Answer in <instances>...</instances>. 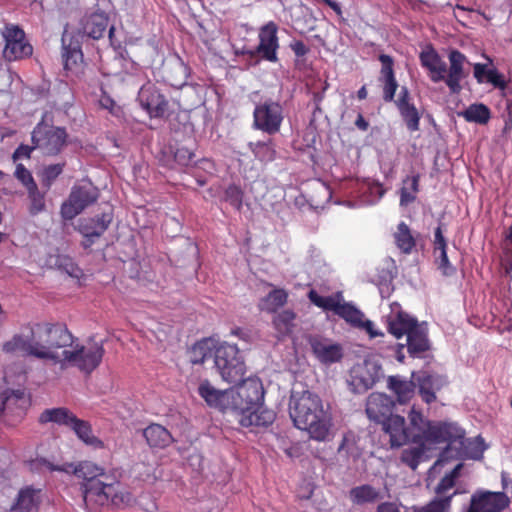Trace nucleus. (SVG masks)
<instances>
[{
  "mask_svg": "<svg viewBox=\"0 0 512 512\" xmlns=\"http://www.w3.org/2000/svg\"><path fill=\"white\" fill-rule=\"evenodd\" d=\"M29 335L17 334L3 345V351L13 353L22 351L41 360L59 364L62 351L74 343V336L64 323L37 322L28 326Z\"/></svg>",
  "mask_w": 512,
  "mask_h": 512,
  "instance_id": "1",
  "label": "nucleus"
},
{
  "mask_svg": "<svg viewBox=\"0 0 512 512\" xmlns=\"http://www.w3.org/2000/svg\"><path fill=\"white\" fill-rule=\"evenodd\" d=\"M290 417L294 425L308 432L311 439L325 442L329 441L332 433V419L324 410L321 398L311 392L303 391L299 396H292L290 400Z\"/></svg>",
  "mask_w": 512,
  "mask_h": 512,
  "instance_id": "2",
  "label": "nucleus"
},
{
  "mask_svg": "<svg viewBox=\"0 0 512 512\" xmlns=\"http://www.w3.org/2000/svg\"><path fill=\"white\" fill-rule=\"evenodd\" d=\"M409 425L400 415H390L383 420L385 433L390 436L392 447H400L411 441L416 444H435L441 432L439 422L426 420L421 413L412 409L408 415Z\"/></svg>",
  "mask_w": 512,
  "mask_h": 512,
  "instance_id": "3",
  "label": "nucleus"
},
{
  "mask_svg": "<svg viewBox=\"0 0 512 512\" xmlns=\"http://www.w3.org/2000/svg\"><path fill=\"white\" fill-rule=\"evenodd\" d=\"M387 327L390 334L399 339L403 335L407 336L406 344H397L395 346V358L400 363L405 360L404 349L411 357H423L424 353L430 349V341L427 335V328L403 311L393 312L388 316Z\"/></svg>",
  "mask_w": 512,
  "mask_h": 512,
  "instance_id": "4",
  "label": "nucleus"
},
{
  "mask_svg": "<svg viewBox=\"0 0 512 512\" xmlns=\"http://www.w3.org/2000/svg\"><path fill=\"white\" fill-rule=\"evenodd\" d=\"M441 432L435 444L447 442V447L440 454L439 461H447L449 458L479 459L485 450L481 437L466 439L465 431L456 423L441 422Z\"/></svg>",
  "mask_w": 512,
  "mask_h": 512,
  "instance_id": "5",
  "label": "nucleus"
},
{
  "mask_svg": "<svg viewBox=\"0 0 512 512\" xmlns=\"http://www.w3.org/2000/svg\"><path fill=\"white\" fill-rule=\"evenodd\" d=\"M214 363L227 383L237 385L243 381L246 366L236 345L226 342L218 345L214 353Z\"/></svg>",
  "mask_w": 512,
  "mask_h": 512,
  "instance_id": "6",
  "label": "nucleus"
},
{
  "mask_svg": "<svg viewBox=\"0 0 512 512\" xmlns=\"http://www.w3.org/2000/svg\"><path fill=\"white\" fill-rule=\"evenodd\" d=\"M383 376L382 365L373 358H367L352 366L347 383L351 392L363 394L373 388Z\"/></svg>",
  "mask_w": 512,
  "mask_h": 512,
  "instance_id": "7",
  "label": "nucleus"
},
{
  "mask_svg": "<svg viewBox=\"0 0 512 512\" xmlns=\"http://www.w3.org/2000/svg\"><path fill=\"white\" fill-rule=\"evenodd\" d=\"M103 355L104 348L100 343H93L89 346L77 344L72 350H62V360L59 364L62 367L71 365L90 374L99 366Z\"/></svg>",
  "mask_w": 512,
  "mask_h": 512,
  "instance_id": "8",
  "label": "nucleus"
},
{
  "mask_svg": "<svg viewBox=\"0 0 512 512\" xmlns=\"http://www.w3.org/2000/svg\"><path fill=\"white\" fill-rule=\"evenodd\" d=\"M68 134L63 127L39 123L32 132L34 148L43 154L56 156L67 144Z\"/></svg>",
  "mask_w": 512,
  "mask_h": 512,
  "instance_id": "9",
  "label": "nucleus"
},
{
  "mask_svg": "<svg viewBox=\"0 0 512 512\" xmlns=\"http://www.w3.org/2000/svg\"><path fill=\"white\" fill-rule=\"evenodd\" d=\"M284 119L283 108L279 102L267 99L255 106L253 112V127L268 135L280 131Z\"/></svg>",
  "mask_w": 512,
  "mask_h": 512,
  "instance_id": "10",
  "label": "nucleus"
},
{
  "mask_svg": "<svg viewBox=\"0 0 512 512\" xmlns=\"http://www.w3.org/2000/svg\"><path fill=\"white\" fill-rule=\"evenodd\" d=\"M99 198V190L89 185L74 186L68 199L63 202L60 214L65 220H72Z\"/></svg>",
  "mask_w": 512,
  "mask_h": 512,
  "instance_id": "11",
  "label": "nucleus"
},
{
  "mask_svg": "<svg viewBox=\"0 0 512 512\" xmlns=\"http://www.w3.org/2000/svg\"><path fill=\"white\" fill-rule=\"evenodd\" d=\"M83 34L94 40H98L108 31L110 45L117 51L119 55L124 57L126 50L122 47L121 41L115 36V27L109 25V18L104 12H95L82 20Z\"/></svg>",
  "mask_w": 512,
  "mask_h": 512,
  "instance_id": "12",
  "label": "nucleus"
},
{
  "mask_svg": "<svg viewBox=\"0 0 512 512\" xmlns=\"http://www.w3.org/2000/svg\"><path fill=\"white\" fill-rule=\"evenodd\" d=\"M236 396L233 398L234 405L244 415L258 408L264 399V389L259 380L243 378L238 384Z\"/></svg>",
  "mask_w": 512,
  "mask_h": 512,
  "instance_id": "13",
  "label": "nucleus"
},
{
  "mask_svg": "<svg viewBox=\"0 0 512 512\" xmlns=\"http://www.w3.org/2000/svg\"><path fill=\"white\" fill-rule=\"evenodd\" d=\"M306 340L314 357L323 365L338 363L344 357L343 346L330 338L312 334L308 335Z\"/></svg>",
  "mask_w": 512,
  "mask_h": 512,
  "instance_id": "14",
  "label": "nucleus"
},
{
  "mask_svg": "<svg viewBox=\"0 0 512 512\" xmlns=\"http://www.w3.org/2000/svg\"><path fill=\"white\" fill-rule=\"evenodd\" d=\"M119 483L116 479L111 481H102L98 479L90 483H83L81 486L83 501L87 505L88 502H94L97 505H105L109 499L117 503L119 495L117 494L116 486Z\"/></svg>",
  "mask_w": 512,
  "mask_h": 512,
  "instance_id": "15",
  "label": "nucleus"
},
{
  "mask_svg": "<svg viewBox=\"0 0 512 512\" xmlns=\"http://www.w3.org/2000/svg\"><path fill=\"white\" fill-rule=\"evenodd\" d=\"M138 101L150 117L161 118L168 112V100L153 83L148 82L140 88Z\"/></svg>",
  "mask_w": 512,
  "mask_h": 512,
  "instance_id": "16",
  "label": "nucleus"
},
{
  "mask_svg": "<svg viewBox=\"0 0 512 512\" xmlns=\"http://www.w3.org/2000/svg\"><path fill=\"white\" fill-rule=\"evenodd\" d=\"M510 504L504 492L476 491L466 512H501Z\"/></svg>",
  "mask_w": 512,
  "mask_h": 512,
  "instance_id": "17",
  "label": "nucleus"
},
{
  "mask_svg": "<svg viewBox=\"0 0 512 512\" xmlns=\"http://www.w3.org/2000/svg\"><path fill=\"white\" fill-rule=\"evenodd\" d=\"M37 461L41 465L47 467L50 471L65 472L67 474H73L78 478H82L85 481L84 483L96 481L98 480L99 475H102V467L91 461H81L77 464L65 463L63 465H54L44 458Z\"/></svg>",
  "mask_w": 512,
  "mask_h": 512,
  "instance_id": "18",
  "label": "nucleus"
},
{
  "mask_svg": "<svg viewBox=\"0 0 512 512\" xmlns=\"http://www.w3.org/2000/svg\"><path fill=\"white\" fill-rule=\"evenodd\" d=\"M412 378L417 382L419 393L427 404L434 402L436 392L447 384L445 376L429 371L413 372Z\"/></svg>",
  "mask_w": 512,
  "mask_h": 512,
  "instance_id": "19",
  "label": "nucleus"
},
{
  "mask_svg": "<svg viewBox=\"0 0 512 512\" xmlns=\"http://www.w3.org/2000/svg\"><path fill=\"white\" fill-rule=\"evenodd\" d=\"M277 25L270 21L260 28L259 31V45L256 48V53L270 62H277V50L279 48Z\"/></svg>",
  "mask_w": 512,
  "mask_h": 512,
  "instance_id": "20",
  "label": "nucleus"
},
{
  "mask_svg": "<svg viewBox=\"0 0 512 512\" xmlns=\"http://www.w3.org/2000/svg\"><path fill=\"white\" fill-rule=\"evenodd\" d=\"M394 406L393 399L384 393H372L367 398L366 414L372 421L381 423L389 417Z\"/></svg>",
  "mask_w": 512,
  "mask_h": 512,
  "instance_id": "21",
  "label": "nucleus"
},
{
  "mask_svg": "<svg viewBox=\"0 0 512 512\" xmlns=\"http://www.w3.org/2000/svg\"><path fill=\"white\" fill-rule=\"evenodd\" d=\"M449 61L448 76L444 80L452 93H458L461 90L460 81L466 76L463 66L467 60L464 54L454 49L449 53Z\"/></svg>",
  "mask_w": 512,
  "mask_h": 512,
  "instance_id": "22",
  "label": "nucleus"
},
{
  "mask_svg": "<svg viewBox=\"0 0 512 512\" xmlns=\"http://www.w3.org/2000/svg\"><path fill=\"white\" fill-rule=\"evenodd\" d=\"M112 222V215L103 213L101 216L82 219L78 225V231L84 238H99L108 229Z\"/></svg>",
  "mask_w": 512,
  "mask_h": 512,
  "instance_id": "23",
  "label": "nucleus"
},
{
  "mask_svg": "<svg viewBox=\"0 0 512 512\" xmlns=\"http://www.w3.org/2000/svg\"><path fill=\"white\" fill-rule=\"evenodd\" d=\"M379 60L382 64L380 80L383 82V99L385 102H391L398 88L393 71V59L389 55L381 54Z\"/></svg>",
  "mask_w": 512,
  "mask_h": 512,
  "instance_id": "24",
  "label": "nucleus"
},
{
  "mask_svg": "<svg viewBox=\"0 0 512 512\" xmlns=\"http://www.w3.org/2000/svg\"><path fill=\"white\" fill-rule=\"evenodd\" d=\"M417 382L407 380L399 375L389 376L387 378V388L392 391L400 404L407 403L414 395Z\"/></svg>",
  "mask_w": 512,
  "mask_h": 512,
  "instance_id": "25",
  "label": "nucleus"
},
{
  "mask_svg": "<svg viewBox=\"0 0 512 512\" xmlns=\"http://www.w3.org/2000/svg\"><path fill=\"white\" fill-rule=\"evenodd\" d=\"M28 405L23 390H6L1 394V413L5 411L14 413L18 416L22 415Z\"/></svg>",
  "mask_w": 512,
  "mask_h": 512,
  "instance_id": "26",
  "label": "nucleus"
},
{
  "mask_svg": "<svg viewBox=\"0 0 512 512\" xmlns=\"http://www.w3.org/2000/svg\"><path fill=\"white\" fill-rule=\"evenodd\" d=\"M420 60L423 67L431 72V80L439 82L445 79L447 66L434 49L423 51L420 54Z\"/></svg>",
  "mask_w": 512,
  "mask_h": 512,
  "instance_id": "27",
  "label": "nucleus"
},
{
  "mask_svg": "<svg viewBox=\"0 0 512 512\" xmlns=\"http://www.w3.org/2000/svg\"><path fill=\"white\" fill-rule=\"evenodd\" d=\"M296 313L291 309H285L281 312L275 313L272 318V325L276 331L278 340L290 336L296 327Z\"/></svg>",
  "mask_w": 512,
  "mask_h": 512,
  "instance_id": "28",
  "label": "nucleus"
},
{
  "mask_svg": "<svg viewBox=\"0 0 512 512\" xmlns=\"http://www.w3.org/2000/svg\"><path fill=\"white\" fill-rule=\"evenodd\" d=\"M142 434L151 448L163 449L173 442L171 433L160 424H150Z\"/></svg>",
  "mask_w": 512,
  "mask_h": 512,
  "instance_id": "29",
  "label": "nucleus"
},
{
  "mask_svg": "<svg viewBox=\"0 0 512 512\" xmlns=\"http://www.w3.org/2000/svg\"><path fill=\"white\" fill-rule=\"evenodd\" d=\"M69 428L74 431L77 437L88 446L102 448L103 442L92 433V427L88 421L74 417Z\"/></svg>",
  "mask_w": 512,
  "mask_h": 512,
  "instance_id": "30",
  "label": "nucleus"
},
{
  "mask_svg": "<svg viewBox=\"0 0 512 512\" xmlns=\"http://www.w3.org/2000/svg\"><path fill=\"white\" fill-rule=\"evenodd\" d=\"M434 239V253L439 255L436 256V260L439 262V269L442 270L443 274L450 275L454 272V268L450 265L447 256V242L442 234L441 225L435 229Z\"/></svg>",
  "mask_w": 512,
  "mask_h": 512,
  "instance_id": "31",
  "label": "nucleus"
},
{
  "mask_svg": "<svg viewBox=\"0 0 512 512\" xmlns=\"http://www.w3.org/2000/svg\"><path fill=\"white\" fill-rule=\"evenodd\" d=\"M75 416V414L65 407L45 409L40 414L39 422L42 424L53 422L69 428Z\"/></svg>",
  "mask_w": 512,
  "mask_h": 512,
  "instance_id": "32",
  "label": "nucleus"
},
{
  "mask_svg": "<svg viewBox=\"0 0 512 512\" xmlns=\"http://www.w3.org/2000/svg\"><path fill=\"white\" fill-rule=\"evenodd\" d=\"M288 300V293L286 290L277 288L270 291L259 302V308L268 313H277V310L283 307Z\"/></svg>",
  "mask_w": 512,
  "mask_h": 512,
  "instance_id": "33",
  "label": "nucleus"
},
{
  "mask_svg": "<svg viewBox=\"0 0 512 512\" xmlns=\"http://www.w3.org/2000/svg\"><path fill=\"white\" fill-rule=\"evenodd\" d=\"M40 503V490L26 488L19 492L16 509L20 512H38Z\"/></svg>",
  "mask_w": 512,
  "mask_h": 512,
  "instance_id": "34",
  "label": "nucleus"
},
{
  "mask_svg": "<svg viewBox=\"0 0 512 512\" xmlns=\"http://www.w3.org/2000/svg\"><path fill=\"white\" fill-rule=\"evenodd\" d=\"M217 346L211 338L197 342L190 350V361L193 364H202L207 358L214 356Z\"/></svg>",
  "mask_w": 512,
  "mask_h": 512,
  "instance_id": "35",
  "label": "nucleus"
},
{
  "mask_svg": "<svg viewBox=\"0 0 512 512\" xmlns=\"http://www.w3.org/2000/svg\"><path fill=\"white\" fill-rule=\"evenodd\" d=\"M248 146L255 158L261 162L268 163L276 159L277 151L272 139L250 142Z\"/></svg>",
  "mask_w": 512,
  "mask_h": 512,
  "instance_id": "36",
  "label": "nucleus"
},
{
  "mask_svg": "<svg viewBox=\"0 0 512 512\" xmlns=\"http://www.w3.org/2000/svg\"><path fill=\"white\" fill-rule=\"evenodd\" d=\"M32 53L33 48L25 39L6 43L3 50V56L8 61H15L29 57Z\"/></svg>",
  "mask_w": 512,
  "mask_h": 512,
  "instance_id": "37",
  "label": "nucleus"
},
{
  "mask_svg": "<svg viewBox=\"0 0 512 512\" xmlns=\"http://www.w3.org/2000/svg\"><path fill=\"white\" fill-rule=\"evenodd\" d=\"M198 394L211 407L220 408L223 406L225 393L213 387L207 380H204L199 384Z\"/></svg>",
  "mask_w": 512,
  "mask_h": 512,
  "instance_id": "38",
  "label": "nucleus"
},
{
  "mask_svg": "<svg viewBox=\"0 0 512 512\" xmlns=\"http://www.w3.org/2000/svg\"><path fill=\"white\" fill-rule=\"evenodd\" d=\"M47 191H40L37 184L27 189L28 196V211L32 216L38 215L46 210L45 195Z\"/></svg>",
  "mask_w": 512,
  "mask_h": 512,
  "instance_id": "39",
  "label": "nucleus"
},
{
  "mask_svg": "<svg viewBox=\"0 0 512 512\" xmlns=\"http://www.w3.org/2000/svg\"><path fill=\"white\" fill-rule=\"evenodd\" d=\"M259 408L250 412L247 415H243L240 419V423L242 426H268L272 424L275 418V414L272 411H258Z\"/></svg>",
  "mask_w": 512,
  "mask_h": 512,
  "instance_id": "40",
  "label": "nucleus"
},
{
  "mask_svg": "<svg viewBox=\"0 0 512 512\" xmlns=\"http://www.w3.org/2000/svg\"><path fill=\"white\" fill-rule=\"evenodd\" d=\"M395 243L397 247L404 253L410 254L415 246V239L411 231L404 222L397 226V231L394 234Z\"/></svg>",
  "mask_w": 512,
  "mask_h": 512,
  "instance_id": "41",
  "label": "nucleus"
},
{
  "mask_svg": "<svg viewBox=\"0 0 512 512\" xmlns=\"http://www.w3.org/2000/svg\"><path fill=\"white\" fill-rule=\"evenodd\" d=\"M380 497V492L370 485L357 486L350 491L352 502L359 505L375 502Z\"/></svg>",
  "mask_w": 512,
  "mask_h": 512,
  "instance_id": "42",
  "label": "nucleus"
},
{
  "mask_svg": "<svg viewBox=\"0 0 512 512\" xmlns=\"http://www.w3.org/2000/svg\"><path fill=\"white\" fill-rule=\"evenodd\" d=\"M341 294H338L336 297L334 296H321L315 290H310L308 292V299L317 307L322 308L326 311H333L337 315V311H339V307L342 303H340L339 298Z\"/></svg>",
  "mask_w": 512,
  "mask_h": 512,
  "instance_id": "43",
  "label": "nucleus"
},
{
  "mask_svg": "<svg viewBox=\"0 0 512 512\" xmlns=\"http://www.w3.org/2000/svg\"><path fill=\"white\" fill-rule=\"evenodd\" d=\"M407 129L411 132L419 130L420 114L413 103L397 107Z\"/></svg>",
  "mask_w": 512,
  "mask_h": 512,
  "instance_id": "44",
  "label": "nucleus"
},
{
  "mask_svg": "<svg viewBox=\"0 0 512 512\" xmlns=\"http://www.w3.org/2000/svg\"><path fill=\"white\" fill-rule=\"evenodd\" d=\"M337 315L357 328L362 324V320L364 319V314L351 303H342L339 307V311H337Z\"/></svg>",
  "mask_w": 512,
  "mask_h": 512,
  "instance_id": "45",
  "label": "nucleus"
},
{
  "mask_svg": "<svg viewBox=\"0 0 512 512\" xmlns=\"http://www.w3.org/2000/svg\"><path fill=\"white\" fill-rule=\"evenodd\" d=\"M463 116L469 122L485 124L490 119V110L484 104H473L464 111Z\"/></svg>",
  "mask_w": 512,
  "mask_h": 512,
  "instance_id": "46",
  "label": "nucleus"
},
{
  "mask_svg": "<svg viewBox=\"0 0 512 512\" xmlns=\"http://www.w3.org/2000/svg\"><path fill=\"white\" fill-rule=\"evenodd\" d=\"M419 185V176L415 175L412 177H407L404 180V185L401 188L400 192V205L406 206L409 203L413 202L416 198L415 194L418 191Z\"/></svg>",
  "mask_w": 512,
  "mask_h": 512,
  "instance_id": "47",
  "label": "nucleus"
},
{
  "mask_svg": "<svg viewBox=\"0 0 512 512\" xmlns=\"http://www.w3.org/2000/svg\"><path fill=\"white\" fill-rule=\"evenodd\" d=\"M65 165V162H61L47 165L42 169V172L40 174L41 184L42 187L46 189V191H48L51 188L54 181L63 172Z\"/></svg>",
  "mask_w": 512,
  "mask_h": 512,
  "instance_id": "48",
  "label": "nucleus"
},
{
  "mask_svg": "<svg viewBox=\"0 0 512 512\" xmlns=\"http://www.w3.org/2000/svg\"><path fill=\"white\" fill-rule=\"evenodd\" d=\"M423 445L424 444H420L418 447H412L402 451L401 461L412 470H415L420 463V459L424 453Z\"/></svg>",
  "mask_w": 512,
  "mask_h": 512,
  "instance_id": "49",
  "label": "nucleus"
},
{
  "mask_svg": "<svg viewBox=\"0 0 512 512\" xmlns=\"http://www.w3.org/2000/svg\"><path fill=\"white\" fill-rule=\"evenodd\" d=\"M451 506V496L434 498L426 506L417 512H449Z\"/></svg>",
  "mask_w": 512,
  "mask_h": 512,
  "instance_id": "50",
  "label": "nucleus"
},
{
  "mask_svg": "<svg viewBox=\"0 0 512 512\" xmlns=\"http://www.w3.org/2000/svg\"><path fill=\"white\" fill-rule=\"evenodd\" d=\"M224 199L235 209L240 210L242 207L243 191L234 184L229 185L225 190Z\"/></svg>",
  "mask_w": 512,
  "mask_h": 512,
  "instance_id": "51",
  "label": "nucleus"
},
{
  "mask_svg": "<svg viewBox=\"0 0 512 512\" xmlns=\"http://www.w3.org/2000/svg\"><path fill=\"white\" fill-rule=\"evenodd\" d=\"M455 485V480L453 479V476L445 475L437 487L435 488L436 497L435 498H442L445 496H451V499L454 495H456V491H453L451 493H448L450 490L453 489Z\"/></svg>",
  "mask_w": 512,
  "mask_h": 512,
  "instance_id": "52",
  "label": "nucleus"
},
{
  "mask_svg": "<svg viewBox=\"0 0 512 512\" xmlns=\"http://www.w3.org/2000/svg\"><path fill=\"white\" fill-rule=\"evenodd\" d=\"M55 265L72 277H78L81 272L78 266L67 256H58Z\"/></svg>",
  "mask_w": 512,
  "mask_h": 512,
  "instance_id": "53",
  "label": "nucleus"
},
{
  "mask_svg": "<svg viewBox=\"0 0 512 512\" xmlns=\"http://www.w3.org/2000/svg\"><path fill=\"white\" fill-rule=\"evenodd\" d=\"M2 35L6 43H11L25 39V33L18 26H6Z\"/></svg>",
  "mask_w": 512,
  "mask_h": 512,
  "instance_id": "54",
  "label": "nucleus"
},
{
  "mask_svg": "<svg viewBox=\"0 0 512 512\" xmlns=\"http://www.w3.org/2000/svg\"><path fill=\"white\" fill-rule=\"evenodd\" d=\"M15 177L26 187V189L36 185L30 171L22 164H18L15 170Z\"/></svg>",
  "mask_w": 512,
  "mask_h": 512,
  "instance_id": "55",
  "label": "nucleus"
},
{
  "mask_svg": "<svg viewBox=\"0 0 512 512\" xmlns=\"http://www.w3.org/2000/svg\"><path fill=\"white\" fill-rule=\"evenodd\" d=\"M194 157V153L186 147H179L174 153L176 162L183 166H188L192 163L194 161Z\"/></svg>",
  "mask_w": 512,
  "mask_h": 512,
  "instance_id": "56",
  "label": "nucleus"
},
{
  "mask_svg": "<svg viewBox=\"0 0 512 512\" xmlns=\"http://www.w3.org/2000/svg\"><path fill=\"white\" fill-rule=\"evenodd\" d=\"M138 505L144 512H157L158 506L149 494H143L138 498Z\"/></svg>",
  "mask_w": 512,
  "mask_h": 512,
  "instance_id": "57",
  "label": "nucleus"
},
{
  "mask_svg": "<svg viewBox=\"0 0 512 512\" xmlns=\"http://www.w3.org/2000/svg\"><path fill=\"white\" fill-rule=\"evenodd\" d=\"M487 82L493 84L495 87L504 90L507 86L506 81L502 74L497 70L491 69L487 71Z\"/></svg>",
  "mask_w": 512,
  "mask_h": 512,
  "instance_id": "58",
  "label": "nucleus"
},
{
  "mask_svg": "<svg viewBox=\"0 0 512 512\" xmlns=\"http://www.w3.org/2000/svg\"><path fill=\"white\" fill-rule=\"evenodd\" d=\"M358 328L360 329H364L370 338H375V337H378V336H381L383 337L384 336V333L380 330H377L374 328V324L372 321L370 320H362V324L358 326Z\"/></svg>",
  "mask_w": 512,
  "mask_h": 512,
  "instance_id": "59",
  "label": "nucleus"
},
{
  "mask_svg": "<svg viewBox=\"0 0 512 512\" xmlns=\"http://www.w3.org/2000/svg\"><path fill=\"white\" fill-rule=\"evenodd\" d=\"M290 48L297 57H303L309 52V48L300 40L292 42Z\"/></svg>",
  "mask_w": 512,
  "mask_h": 512,
  "instance_id": "60",
  "label": "nucleus"
},
{
  "mask_svg": "<svg viewBox=\"0 0 512 512\" xmlns=\"http://www.w3.org/2000/svg\"><path fill=\"white\" fill-rule=\"evenodd\" d=\"M395 104L397 107H401L404 105L411 104L410 102V93L407 87H401L400 93L398 95V99L395 100Z\"/></svg>",
  "mask_w": 512,
  "mask_h": 512,
  "instance_id": "61",
  "label": "nucleus"
},
{
  "mask_svg": "<svg viewBox=\"0 0 512 512\" xmlns=\"http://www.w3.org/2000/svg\"><path fill=\"white\" fill-rule=\"evenodd\" d=\"M34 146L30 147L27 145H20L15 152L13 153L14 160H17L22 157H30L31 152L34 150Z\"/></svg>",
  "mask_w": 512,
  "mask_h": 512,
  "instance_id": "62",
  "label": "nucleus"
},
{
  "mask_svg": "<svg viewBox=\"0 0 512 512\" xmlns=\"http://www.w3.org/2000/svg\"><path fill=\"white\" fill-rule=\"evenodd\" d=\"M486 66L484 64L477 63L474 65V77L479 83L483 82V77L487 78Z\"/></svg>",
  "mask_w": 512,
  "mask_h": 512,
  "instance_id": "63",
  "label": "nucleus"
},
{
  "mask_svg": "<svg viewBox=\"0 0 512 512\" xmlns=\"http://www.w3.org/2000/svg\"><path fill=\"white\" fill-rule=\"evenodd\" d=\"M377 512H401L399 508L391 502L381 503L377 507Z\"/></svg>",
  "mask_w": 512,
  "mask_h": 512,
  "instance_id": "64",
  "label": "nucleus"
}]
</instances>
